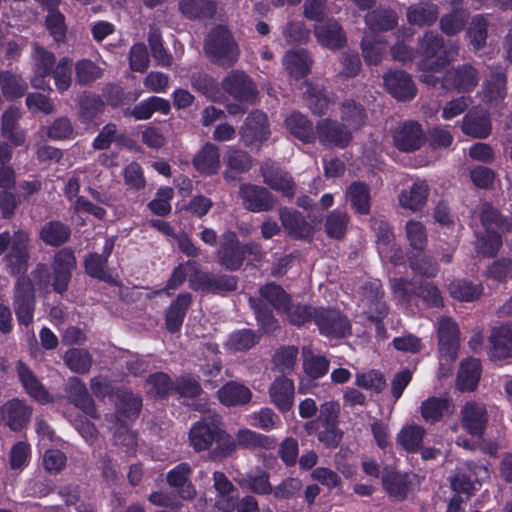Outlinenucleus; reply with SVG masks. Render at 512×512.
Instances as JSON below:
<instances>
[{"label": "nucleus", "instance_id": "1", "mask_svg": "<svg viewBox=\"0 0 512 512\" xmlns=\"http://www.w3.org/2000/svg\"><path fill=\"white\" fill-rule=\"evenodd\" d=\"M50 274L45 265H38L31 278L19 279L15 288V312L21 324L28 325L33 319L34 294L49 291Z\"/></svg>", "mask_w": 512, "mask_h": 512}, {"label": "nucleus", "instance_id": "2", "mask_svg": "<svg viewBox=\"0 0 512 512\" xmlns=\"http://www.w3.org/2000/svg\"><path fill=\"white\" fill-rule=\"evenodd\" d=\"M453 45L444 46L442 40L433 33L425 34L421 45L419 68L422 70L421 80L428 85H435L437 78L431 73L438 72L457 55Z\"/></svg>", "mask_w": 512, "mask_h": 512}, {"label": "nucleus", "instance_id": "3", "mask_svg": "<svg viewBox=\"0 0 512 512\" xmlns=\"http://www.w3.org/2000/svg\"><path fill=\"white\" fill-rule=\"evenodd\" d=\"M189 440L196 451L208 449L214 441L218 446H225L220 452H215L216 455L226 456L235 450V444L230 436L221 430L216 415L195 423L190 429Z\"/></svg>", "mask_w": 512, "mask_h": 512}, {"label": "nucleus", "instance_id": "4", "mask_svg": "<svg viewBox=\"0 0 512 512\" xmlns=\"http://www.w3.org/2000/svg\"><path fill=\"white\" fill-rule=\"evenodd\" d=\"M489 478V471L483 465L467 463L460 467L455 476L450 480L451 488L456 493L448 505L447 512H463L461 502L468 499L475 490V483H480Z\"/></svg>", "mask_w": 512, "mask_h": 512}, {"label": "nucleus", "instance_id": "5", "mask_svg": "<svg viewBox=\"0 0 512 512\" xmlns=\"http://www.w3.org/2000/svg\"><path fill=\"white\" fill-rule=\"evenodd\" d=\"M480 218L484 232L478 239L477 249L483 255L492 256L501 246L500 232L511 230L512 226L505 224L499 218L497 211L489 204L482 206Z\"/></svg>", "mask_w": 512, "mask_h": 512}, {"label": "nucleus", "instance_id": "6", "mask_svg": "<svg viewBox=\"0 0 512 512\" xmlns=\"http://www.w3.org/2000/svg\"><path fill=\"white\" fill-rule=\"evenodd\" d=\"M206 53L217 64L229 66L238 56V50L229 31L222 26L216 27L208 36Z\"/></svg>", "mask_w": 512, "mask_h": 512}, {"label": "nucleus", "instance_id": "7", "mask_svg": "<svg viewBox=\"0 0 512 512\" xmlns=\"http://www.w3.org/2000/svg\"><path fill=\"white\" fill-rule=\"evenodd\" d=\"M117 398V418L123 422V426L116 432L115 440L119 444L133 447L136 443V437L128 430L124 418L132 419L138 414L141 408V399L130 392H124Z\"/></svg>", "mask_w": 512, "mask_h": 512}, {"label": "nucleus", "instance_id": "8", "mask_svg": "<svg viewBox=\"0 0 512 512\" xmlns=\"http://www.w3.org/2000/svg\"><path fill=\"white\" fill-rule=\"evenodd\" d=\"M10 157V150L0 144V209L5 217L12 215L18 204V198L10 191L15 186L14 170L4 165Z\"/></svg>", "mask_w": 512, "mask_h": 512}, {"label": "nucleus", "instance_id": "9", "mask_svg": "<svg viewBox=\"0 0 512 512\" xmlns=\"http://www.w3.org/2000/svg\"><path fill=\"white\" fill-rule=\"evenodd\" d=\"M438 341L440 365L456 359L459 347V332L456 324L449 318H442L438 323Z\"/></svg>", "mask_w": 512, "mask_h": 512}, {"label": "nucleus", "instance_id": "10", "mask_svg": "<svg viewBox=\"0 0 512 512\" xmlns=\"http://www.w3.org/2000/svg\"><path fill=\"white\" fill-rule=\"evenodd\" d=\"M245 252L257 254L259 247L258 245L251 244L241 248L236 235L231 232L226 233L218 252L219 262L227 269L235 270L241 266Z\"/></svg>", "mask_w": 512, "mask_h": 512}, {"label": "nucleus", "instance_id": "11", "mask_svg": "<svg viewBox=\"0 0 512 512\" xmlns=\"http://www.w3.org/2000/svg\"><path fill=\"white\" fill-rule=\"evenodd\" d=\"M270 135L267 116L260 111L252 112L241 129V138L247 146L258 148Z\"/></svg>", "mask_w": 512, "mask_h": 512}, {"label": "nucleus", "instance_id": "12", "mask_svg": "<svg viewBox=\"0 0 512 512\" xmlns=\"http://www.w3.org/2000/svg\"><path fill=\"white\" fill-rule=\"evenodd\" d=\"M317 137L325 145L344 148L352 140V131L343 122L323 119L317 124Z\"/></svg>", "mask_w": 512, "mask_h": 512}, {"label": "nucleus", "instance_id": "13", "mask_svg": "<svg viewBox=\"0 0 512 512\" xmlns=\"http://www.w3.org/2000/svg\"><path fill=\"white\" fill-rule=\"evenodd\" d=\"M315 320L320 332L332 338L345 337L350 332V325L345 317L334 310H318Z\"/></svg>", "mask_w": 512, "mask_h": 512}, {"label": "nucleus", "instance_id": "14", "mask_svg": "<svg viewBox=\"0 0 512 512\" xmlns=\"http://www.w3.org/2000/svg\"><path fill=\"white\" fill-rule=\"evenodd\" d=\"M76 259L74 254L62 249L56 253L53 263V289L57 293L66 291L71 279L72 270L75 268Z\"/></svg>", "mask_w": 512, "mask_h": 512}, {"label": "nucleus", "instance_id": "15", "mask_svg": "<svg viewBox=\"0 0 512 512\" xmlns=\"http://www.w3.org/2000/svg\"><path fill=\"white\" fill-rule=\"evenodd\" d=\"M269 398L282 413L291 410L294 404L295 387L292 379L282 375L276 377L269 386Z\"/></svg>", "mask_w": 512, "mask_h": 512}, {"label": "nucleus", "instance_id": "16", "mask_svg": "<svg viewBox=\"0 0 512 512\" xmlns=\"http://www.w3.org/2000/svg\"><path fill=\"white\" fill-rule=\"evenodd\" d=\"M222 85L239 102H252L256 96V89L251 80L239 71L229 73Z\"/></svg>", "mask_w": 512, "mask_h": 512}, {"label": "nucleus", "instance_id": "17", "mask_svg": "<svg viewBox=\"0 0 512 512\" xmlns=\"http://www.w3.org/2000/svg\"><path fill=\"white\" fill-rule=\"evenodd\" d=\"M461 422L463 427L473 436L482 435L487 421L486 407L478 402H467L461 409Z\"/></svg>", "mask_w": 512, "mask_h": 512}, {"label": "nucleus", "instance_id": "18", "mask_svg": "<svg viewBox=\"0 0 512 512\" xmlns=\"http://www.w3.org/2000/svg\"><path fill=\"white\" fill-rule=\"evenodd\" d=\"M318 43L328 49H339L346 41L345 34L337 21L329 19L314 26Z\"/></svg>", "mask_w": 512, "mask_h": 512}, {"label": "nucleus", "instance_id": "19", "mask_svg": "<svg viewBox=\"0 0 512 512\" xmlns=\"http://www.w3.org/2000/svg\"><path fill=\"white\" fill-rule=\"evenodd\" d=\"M489 355L494 360L512 357V325L496 327L490 334Z\"/></svg>", "mask_w": 512, "mask_h": 512}, {"label": "nucleus", "instance_id": "20", "mask_svg": "<svg viewBox=\"0 0 512 512\" xmlns=\"http://www.w3.org/2000/svg\"><path fill=\"white\" fill-rule=\"evenodd\" d=\"M240 194L244 206L253 212L268 210L274 205L272 195L262 187L242 185Z\"/></svg>", "mask_w": 512, "mask_h": 512}, {"label": "nucleus", "instance_id": "21", "mask_svg": "<svg viewBox=\"0 0 512 512\" xmlns=\"http://www.w3.org/2000/svg\"><path fill=\"white\" fill-rule=\"evenodd\" d=\"M191 467L187 463H180L167 474V482L170 486L178 488V494L183 500H193L196 495L195 486L188 481Z\"/></svg>", "mask_w": 512, "mask_h": 512}, {"label": "nucleus", "instance_id": "22", "mask_svg": "<svg viewBox=\"0 0 512 512\" xmlns=\"http://www.w3.org/2000/svg\"><path fill=\"white\" fill-rule=\"evenodd\" d=\"M27 242L28 235L25 232L19 231L14 234L11 250L6 256L7 266L14 274L20 273L27 268Z\"/></svg>", "mask_w": 512, "mask_h": 512}, {"label": "nucleus", "instance_id": "23", "mask_svg": "<svg viewBox=\"0 0 512 512\" xmlns=\"http://www.w3.org/2000/svg\"><path fill=\"white\" fill-rule=\"evenodd\" d=\"M0 414L1 419L12 430L18 431L28 422L31 411L24 402L13 399L2 406Z\"/></svg>", "mask_w": 512, "mask_h": 512}, {"label": "nucleus", "instance_id": "24", "mask_svg": "<svg viewBox=\"0 0 512 512\" xmlns=\"http://www.w3.org/2000/svg\"><path fill=\"white\" fill-rule=\"evenodd\" d=\"M113 247V240L108 239L106 240L104 245V257L99 256L97 254H90L85 259V269L90 276L108 283L115 282L113 275L105 268L107 257L111 254Z\"/></svg>", "mask_w": 512, "mask_h": 512}, {"label": "nucleus", "instance_id": "25", "mask_svg": "<svg viewBox=\"0 0 512 512\" xmlns=\"http://www.w3.org/2000/svg\"><path fill=\"white\" fill-rule=\"evenodd\" d=\"M384 84L389 93L400 100H409L415 94V88L409 75L402 71L386 74Z\"/></svg>", "mask_w": 512, "mask_h": 512}, {"label": "nucleus", "instance_id": "26", "mask_svg": "<svg viewBox=\"0 0 512 512\" xmlns=\"http://www.w3.org/2000/svg\"><path fill=\"white\" fill-rule=\"evenodd\" d=\"M428 194V184L423 180H417L409 189L401 191L398 196L399 204L405 209L418 211L425 205Z\"/></svg>", "mask_w": 512, "mask_h": 512}, {"label": "nucleus", "instance_id": "27", "mask_svg": "<svg viewBox=\"0 0 512 512\" xmlns=\"http://www.w3.org/2000/svg\"><path fill=\"white\" fill-rule=\"evenodd\" d=\"M195 169L203 175H213L218 172L220 168V154L218 148L207 143L195 155L193 159Z\"/></svg>", "mask_w": 512, "mask_h": 512}, {"label": "nucleus", "instance_id": "28", "mask_svg": "<svg viewBox=\"0 0 512 512\" xmlns=\"http://www.w3.org/2000/svg\"><path fill=\"white\" fill-rule=\"evenodd\" d=\"M394 142L400 150L405 152L419 148L422 143L420 126L414 122L402 125L394 134Z\"/></svg>", "mask_w": 512, "mask_h": 512}, {"label": "nucleus", "instance_id": "29", "mask_svg": "<svg viewBox=\"0 0 512 512\" xmlns=\"http://www.w3.org/2000/svg\"><path fill=\"white\" fill-rule=\"evenodd\" d=\"M280 219L287 233L295 238H308L313 234L312 226L296 211L283 210Z\"/></svg>", "mask_w": 512, "mask_h": 512}, {"label": "nucleus", "instance_id": "30", "mask_svg": "<svg viewBox=\"0 0 512 512\" xmlns=\"http://www.w3.org/2000/svg\"><path fill=\"white\" fill-rule=\"evenodd\" d=\"M35 76L32 78V86L39 89H44L43 77L51 73L55 63L54 55L41 47H36L33 54Z\"/></svg>", "mask_w": 512, "mask_h": 512}, {"label": "nucleus", "instance_id": "31", "mask_svg": "<svg viewBox=\"0 0 512 512\" xmlns=\"http://www.w3.org/2000/svg\"><path fill=\"white\" fill-rule=\"evenodd\" d=\"M426 430L418 424L409 423L402 427L397 434V443L408 452H416L421 446Z\"/></svg>", "mask_w": 512, "mask_h": 512}, {"label": "nucleus", "instance_id": "32", "mask_svg": "<svg viewBox=\"0 0 512 512\" xmlns=\"http://www.w3.org/2000/svg\"><path fill=\"white\" fill-rule=\"evenodd\" d=\"M477 81L475 69L465 66L460 70L449 72L443 80V86L446 88L455 87L460 91H470L476 86Z\"/></svg>", "mask_w": 512, "mask_h": 512}, {"label": "nucleus", "instance_id": "33", "mask_svg": "<svg viewBox=\"0 0 512 512\" xmlns=\"http://www.w3.org/2000/svg\"><path fill=\"white\" fill-rule=\"evenodd\" d=\"M219 400L226 406L242 405L250 401L252 393L243 384L229 382L218 391Z\"/></svg>", "mask_w": 512, "mask_h": 512}, {"label": "nucleus", "instance_id": "34", "mask_svg": "<svg viewBox=\"0 0 512 512\" xmlns=\"http://www.w3.org/2000/svg\"><path fill=\"white\" fill-rule=\"evenodd\" d=\"M420 412L427 423H436L444 415L452 413V409L447 399L430 397L421 403Z\"/></svg>", "mask_w": 512, "mask_h": 512}, {"label": "nucleus", "instance_id": "35", "mask_svg": "<svg viewBox=\"0 0 512 512\" xmlns=\"http://www.w3.org/2000/svg\"><path fill=\"white\" fill-rule=\"evenodd\" d=\"M17 371L25 390L27 393L41 403L49 401V395L41 383L37 380L32 371L23 363H18Z\"/></svg>", "mask_w": 512, "mask_h": 512}, {"label": "nucleus", "instance_id": "36", "mask_svg": "<svg viewBox=\"0 0 512 512\" xmlns=\"http://www.w3.org/2000/svg\"><path fill=\"white\" fill-rule=\"evenodd\" d=\"M283 64L292 77L300 78L310 71L311 60L305 50H292L285 54Z\"/></svg>", "mask_w": 512, "mask_h": 512}, {"label": "nucleus", "instance_id": "37", "mask_svg": "<svg viewBox=\"0 0 512 512\" xmlns=\"http://www.w3.org/2000/svg\"><path fill=\"white\" fill-rule=\"evenodd\" d=\"M480 379V362L477 359H467L461 363L457 386L462 391L474 390Z\"/></svg>", "mask_w": 512, "mask_h": 512}, {"label": "nucleus", "instance_id": "38", "mask_svg": "<svg viewBox=\"0 0 512 512\" xmlns=\"http://www.w3.org/2000/svg\"><path fill=\"white\" fill-rule=\"evenodd\" d=\"M462 130L471 137L486 138L491 132V127L486 115H479L476 111H470L464 117Z\"/></svg>", "mask_w": 512, "mask_h": 512}, {"label": "nucleus", "instance_id": "39", "mask_svg": "<svg viewBox=\"0 0 512 512\" xmlns=\"http://www.w3.org/2000/svg\"><path fill=\"white\" fill-rule=\"evenodd\" d=\"M169 110L170 104L167 100L153 96L137 104L128 114L137 120H146L156 111L167 114Z\"/></svg>", "mask_w": 512, "mask_h": 512}, {"label": "nucleus", "instance_id": "40", "mask_svg": "<svg viewBox=\"0 0 512 512\" xmlns=\"http://www.w3.org/2000/svg\"><path fill=\"white\" fill-rule=\"evenodd\" d=\"M302 357L303 370L308 377L318 379L328 372V360L323 356L314 354L309 347L303 348Z\"/></svg>", "mask_w": 512, "mask_h": 512}, {"label": "nucleus", "instance_id": "41", "mask_svg": "<svg viewBox=\"0 0 512 512\" xmlns=\"http://www.w3.org/2000/svg\"><path fill=\"white\" fill-rule=\"evenodd\" d=\"M409 475L398 474L392 470H386L383 474V486L388 494L396 500L406 497L408 491Z\"/></svg>", "mask_w": 512, "mask_h": 512}, {"label": "nucleus", "instance_id": "42", "mask_svg": "<svg viewBox=\"0 0 512 512\" xmlns=\"http://www.w3.org/2000/svg\"><path fill=\"white\" fill-rule=\"evenodd\" d=\"M191 302V296L188 293L180 294L174 301L167 314L166 325L169 331H178L183 323L185 311Z\"/></svg>", "mask_w": 512, "mask_h": 512}, {"label": "nucleus", "instance_id": "43", "mask_svg": "<svg viewBox=\"0 0 512 512\" xmlns=\"http://www.w3.org/2000/svg\"><path fill=\"white\" fill-rule=\"evenodd\" d=\"M68 393L76 406L81 408L87 415L94 416L95 409L92 400L88 396L85 385L76 377L68 382Z\"/></svg>", "mask_w": 512, "mask_h": 512}, {"label": "nucleus", "instance_id": "44", "mask_svg": "<svg viewBox=\"0 0 512 512\" xmlns=\"http://www.w3.org/2000/svg\"><path fill=\"white\" fill-rule=\"evenodd\" d=\"M363 312L369 319L377 320L385 314V305L380 300V290L378 282L371 284V290L364 292V298L361 300Z\"/></svg>", "mask_w": 512, "mask_h": 512}, {"label": "nucleus", "instance_id": "45", "mask_svg": "<svg viewBox=\"0 0 512 512\" xmlns=\"http://www.w3.org/2000/svg\"><path fill=\"white\" fill-rule=\"evenodd\" d=\"M285 125L292 135L303 142H311L315 138L311 124L299 113L289 115Z\"/></svg>", "mask_w": 512, "mask_h": 512}, {"label": "nucleus", "instance_id": "46", "mask_svg": "<svg viewBox=\"0 0 512 512\" xmlns=\"http://www.w3.org/2000/svg\"><path fill=\"white\" fill-rule=\"evenodd\" d=\"M347 199L359 214H368L370 211V192L363 183H353L347 190Z\"/></svg>", "mask_w": 512, "mask_h": 512}, {"label": "nucleus", "instance_id": "47", "mask_svg": "<svg viewBox=\"0 0 512 512\" xmlns=\"http://www.w3.org/2000/svg\"><path fill=\"white\" fill-rule=\"evenodd\" d=\"M232 442L235 444V447L239 445L245 448H271L275 445L273 438L259 434L247 428L240 429L236 435V442Z\"/></svg>", "mask_w": 512, "mask_h": 512}, {"label": "nucleus", "instance_id": "48", "mask_svg": "<svg viewBox=\"0 0 512 512\" xmlns=\"http://www.w3.org/2000/svg\"><path fill=\"white\" fill-rule=\"evenodd\" d=\"M20 118V112L17 108H9L2 116V133L14 145H20L24 141V134L16 128V123Z\"/></svg>", "mask_w": 512, "mask_h": 512}, {"label": "nucleus", "instance_id": "49", "mask_svg": "<svg viewBox=\"0 0 512 512\" xmlns=\"http://www.w3.org/2000/svg\"><path fill=\"white\" fill-rule=\"evenodd\" d=\"M437 9L429 3L411 6L407 12L409 23L418 26L430 25L437 19Z\"/></svg>", "mask_w": 512, "mask_h": 512}, {"label": "nucleus", "instance_id": "50", "mask_svg": "<svg viewBox=\"0 0 512 512\" xmlns=\"http://www.w3.org/2000/svg\"><path fill=\"white\" fill-rule=\"evenodd\" d=\"M196 276L190 277L191 286L193 288H201L209 291H231L236 288V281L231 276L210 277L203 276V281L200 284L196 283Z\"/></svg>", "mask_w": 512, "mask_h": 512}, {"label": "nucleus", "instance_id": "51", "mask_svg": "<svg viewBox=\"0 0 512 512\" xmlns=\"http://www.w3.org/2000/svg\"><path fill=\"white\" fill-rule=\"evenodd\" d=\"M364 110L354 101H346L341 106V120L352 132L365 122Z\"/></svg>", "mask_w": 512, "mask_h": 512}, {"label": "nucleus", "instance_id": "52", "mask_svg": "<svg viewBox=\"0 0 512 512\" xmlns=\"http://www.w3.org/2000/svg\"><path fill=\"white\" fill-rule=\"evenodd\" d=\"M298 357V349L294 346L282 347L273 357L274 369L280 373L288 374L293 371Z\"/></svg>", "mask_w": 512, "mask_h": 512}, {"label": "nucleus", "instance_id": "53", "mask_svg": "<svg viewBox=\"0 0 512 512\" xmlns=\"http://www.w3.org/2000/svg\"><path fill=\"white\" fill-rule=\"evenodd\" d=\"M40 237L48 245H61L68 239L69 229L60 222H49L41 229Z\"/></svg>", "mask_w": 512, "mask_h": 512}, {"label": "nucleus", "instance_id": "54", "mask_svg": "<svg viewBox=\"0 0 512 512\" xmlns=\"http://www.w3.org/2000/svg\"><path fill=\"white\" fill-rule=\"evenodd\" d=\"M263 299L267 300L278 311L287 312L289 305V297L285 291L275 284H267L260 289Z\"/></svg>", "mask_w": 512, "mask_h": 512}, {"label": "nucleus", "instance_id": "55", "mask_svg": "<svg viewBox=\"0 0 512 512\" xmlns=\"http://www.w3.org/2000/svg\"><path fill=\"white\" fill-rule=\"evenodd\" d=\"M66 365L74 372L86 373L89 371L92 359L90 354L82 349H71L64 356Z\"/></svg>", "mask_w": 512, "mask_h": 512}, {"label": "nucleus", "instance_id": "56", "mask_svg": "<svg viewBox=\"0 0 512 512\" xmlns=\"http://www.w3.org/2000/svg\"><path fill=\"white\" fill-rule=\"evenodd\" d=\"M247 418L250 425L266 431L277 428L280 423L279 416L270 408H263L248 415Z\"/></svg>", "mask_w": 512, "mask_h": 512}, {"label": "nucleus", "instance_id": "57", "mask_svg": "<svg viewBox=\"0 0 512 512\" xmlns=\"http://www.w3.org/2000/svg\"><path fill=\"white\" fill-rule=\"evenodd\" d=\"M449 291L451 296L455 299L460 301H473L481 295L482 288L468 281L459 280L450 284Z\"/></svg>", "mask_w": 512, "mask_h": 512}, {"label": "nucleus", "instance_id": "58", "mask_svg": "<svg viewBox=\"0 0 512 512\" xmlns=\"http://www.w3.org/2000/svg\"><path fill=\"white\" fill-rule=\"evenodd\" d=\"M363 56L368 64H377L380 62L385 45L378 38L367 34L362 40Z\"/></svg>", "mask_w": 512, "mask_h": 512}, {"label": "nucleus", "instance_id": "59", "mask_svg": "<svg viewBox=\"0 0 512 512\" xmlns=\"http://www.w3.org/2000/svg\"><path fill=\"white\" fill-rule=\"evenodd\" d=\"M397 21V16L386 10H377L366 16V24L371 30H388L391 29Z\"/></svg>", "mask_w": 512, "mask_h": 512}, {"label": "nucleus", "instance_id": "60", "mask_svg": "<svg viewBox=\"0 0 512 512\" xmlns=\"http://www.w3.org/2000/svg\"><path fill=\"white\" fill-rule=\"evenodd\" d=\"M0 83L3 94L8 99L21 97L27 87L20 77L9 73L0 75Z\"/></svg>", "mask_w": 512, "mask_h": 512}, {"label": "nucleus", "instance_id": "61", "mask_svg": "<svg viewBox=\"0 0 512 512\" xmlns=\"http://www.w3.org/2000/svg\"><path fill=\"white\" fill-rule=\"evenodd\" d=\"M173 389V384L168 375L156 373L151 375L146 382L147 393L155 397H163Z\"/></svg>", "mask_w": 512, "mask_h": 512}, {"label": "nucleus", "instance_id": "62", "mask_svg": "<svg viewBox=\"0 0 512 512\" xmlns=\"http://www.w3.org/2000/svg\"><path fill=\"white\" fill-rule=\"evenodd\" d=\"M405 231L407 240L413 249L422 250L425 247L427 241V233L424 225L421 222L415 220L407 222Z\"/></svg>", "mask_w": 512, "mask_h": 512}, {"label": "nucleus", "instance_id": "63", "mask_svg": "<svg viewBox=\"0 0 512 512\" xmlns=\"http://www.w3.org/2000/svg\"><path fill=\"white\" fill-rule=\"evenodd\" d=\"M240 484L259 494H267L272 491L268 475L262 470L251 472L247 478L240 480Z\"/></svg>", "mask_w": 512, "mask_h": 512}, {"label": "nucleus", "instance_id": "64", "mask_svg": "<svg viewBox=\"0 0 512 512\" xmlns=\"http://www.w3.org/2000/svg\"><path fill=\"white\" fill-rule=\"evenodd\" d=\"M71 66V59L64 57L58 62L56 68L51 71L59 91L67 90L71 84Z\"/></svg>", "mask_w": 512, "mask_h": 512}]
</instances>
